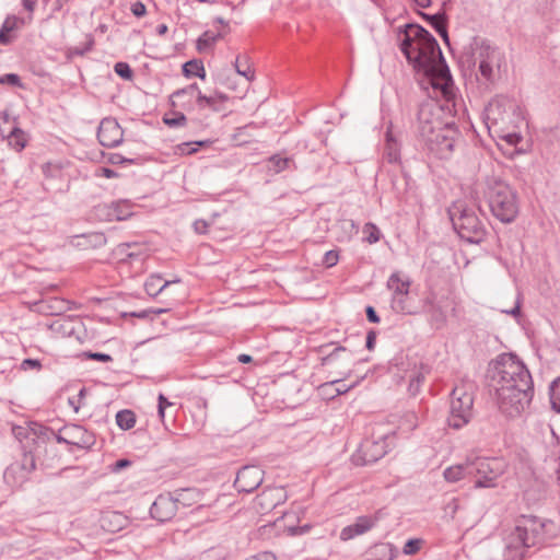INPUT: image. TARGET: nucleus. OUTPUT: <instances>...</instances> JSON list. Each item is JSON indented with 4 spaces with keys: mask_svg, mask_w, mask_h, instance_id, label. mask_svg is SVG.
I'll return each instance as SVG.
<instances>
[{
    "mask_svg": "<svg viewBox=\"0 0 560 560\" xmlns=\"http://www.w3.org/2000/svg\"><path fill=\"white\" fill-rule=\"evenodd\" d=\"M390 307L395 313L404 315H419L422 311L420 307V302H415L410 291L406 293V295L402 294V296L392 298Z\"/></svg>",
    "mask_w": 560,
    "mask_h": 560,
    "instance_id": "nucleus-22",
    "label": "nucleus"
},
{
    "mask_svg": "<svg viewBox=\"0 0 560 560\" xmlns=\"http://www.w3.org/2000/svg\"><path fill=\"white\" fill-rule=\"evenodd\" d=\"M365 315H366V318L370 323H373V324H378L381 318L378 316V314L376 313L375 308L371 305H368L365 307Z\"/></svg>",
    "mask_w": 560,
    "mask_h": 560,
    "instance_id": "nucleus-62",
    "label": "nucleus"
},
{
    "mask_svg": "<svg viewBox=\"0 0 560 560\" xmlns=\"http://www.w3.org/2000/svg\"><path fill=\"white\" fill-rule=\"evenodd\" d=\"M502 104L499 101L491 102L489 106L486 108L483 114V120L488 129L491 128L492 125L499 124L498 115L501 114Z\"/></svg>",
    "mask_w": 560,
    "mask_h": 560,
    "instance_id": "nucleus-37",
    "label": "nucleus"
},
{
    "mask_svg": "<svg viewBox=\"0 0 560 560\" xmlns=\"http://www.w3.org/2000/svg\"><path fill=\"white\" fill-rule=\"evenodd\" d=\"M366 560H393L398 555V549L392 542H378L372 546Z\"/></svg>",
    "mask_w": 560,
    "mask_h": 560,
    "instance_id": "nucleus-24",
    "label": "nucleus"
},
{
    "mask_svg": "<svg viewBox=\"0 0 560 560\" xmlns=\"http://www.w3.org/2000/svg\"><path fill=\"white\" fill-rule=\"evenodd\" d=\"M82 361L84 360H94L103 363L112 362L113 357L110 354L104 353V352H94V351H82L78 355Z\"/></svg>",
    "mask_w": 560,
    "mask_h": 560,
    "instance_id": "nucleus-46",
    "label": "nucleus"
},
{
    "mask_svg": "<svg viewBox=\"0 0 560 560\" xmlns=\"http://www.w3.org/2000/svg\"><path fill=\"white\" fill-rule=\"evenodd\" d=\"M457 235L469 244H480L487 236V226L476 210L464 201L454 202L447 210Z\"/></svg>",
    "mask_w": 560,
    "mask_h": 560,
    "instance_id": "nucleus-5",
    "label": "nucleus"
},
{
    "mask_svg": "<svg viewBox=\"0 0 560 560\" xmlns=\"http://www.w3.org/2000/svg\"><path fill=\"white\" fill-rule=\"evenodd\" d=\"M16 27V18L15 16H7L0 27V44L9 45L13 40L12 32Z\"/></svg>",
    "mask_w": 560,
    "mask_h": 560,
    "instance_id": "nucleus-36",
    "label": "nucleus"
},
{
    "mask_svg": "<svg viewBox=\"0 0 560 560\" xmlns=\"http://www.w3.org/2000/svg\"><path fill=\"white\" fill-rule=\"evenodd\" d=\"M443 477L447 482H457L471 476L470 459L463 464L450 466L444 469Z\"/></svg>",
    "mask_w": 560,
    "mask_h": 560,
    "instance_id": "nucleus-26",
    "label": "nucleus"
},
{
    "mask_svg": "<svg viewBox=\"0 0 560 560\" xmlns=\"http://www.w3.org/2000/svg\"><path fill=\"white\" fill-rule=\"evenodd\" d=\"M430 25L442 37L443 42L448 45L450 37H448V32H447L446 14L444 13V16H438V20L431 22Z\"/></svg>",
    "mask_w": 560,
    "mask_h": 560,
    "instance_id": "nucleus-43",
    "label": "nucleus"
},
{
    "mask_svg": "<svg viewBox=\"0 0 560 560\" xmlns=\"http://www.w3.org/2000/svg\"><path fill=\"white\" fill-rule=\"evenodd\" d=\"M311 530V525L305 524L303 526H291L288 528V532L291 536H300L307 534Z\"/></svg>",
    "mask_w": 560,
    "mask_h": 560,
    "instance_id": "nucleus-61",
    "label": "nucleus"
},
{
    "mask_svg": "<svg viewBox=\"0 0 560 560\" xmlns=\"http://www.w3.org/2000/svg\"><path fill=\"white\" fill-rule=\"evenodd\" d=\"M116 423L121 430H130L136 424V415L132 410L122 409L116 413Z\"/></svg>",
    "mask_w": 560,
    "mask_h": 560,
    "instance_id": "nucleus-39",
    "label": "nucleus"
},
{
    "mask_svg": "<svg viewBox=\"0 0 560 560\" xmlns=\"http://www.w3.org/2000/svg\"><path fill=\"white\" fill-rule=\"evenodd\" d=\"M95 45V40L92 34L85 35V43L81 46L68 47L65 56L68 61H71L74 57L84 56L90 52Z\"/></svg>",
    "mask_w": 560,
    "mask_h": 560,
    "instance_id": "nucleus-31",
    "label": "nucleus"
},
{
    "mask_svg": "<svg viewBox=\"0 0 560 560\" xmlns=\"http://www.w3.org/2000/svg\"><path fill=\"white\" fill-rule=\"evenodd\" d=\"M234 68L236 73L244 77L247 81L255 79V70L252 68L247 55H238L234 61Z\"/></svg>",
    "mask_w": 560,
    "mask_h": 560,
    "instance_id": "nucleus-33",
    "label": "nucleus"
},
{
    "mask_svg": "<svg viewBox=\"0 0 560 560\" xmlns=\"http://www.w3.org/2000/svg\"><path fill=\"white\" fill-rule=\"evenodd\" d=\"M482 195L492 215L500 222L509 224L516 220L520 213L518 196L508 182L500 176H486Z\"/></svg>",
    "mask_w": 560,
    "mask_h": 560,
    "instance_id": "nucleus-4",
    "label": "nucleus"
},
{
    "mask_svg": "<svg viewBox=\"0 0 560 560\" xmlns=\"http://www.w3.org/2000/svg\"><path fill=\"white\" fill-rule=\"evenodd\" d=\"M108 161H109V163L115 164V165L116 164H137L138 159H128V158H125L120 153H112Z\"/></svg>",
    "mask_w": 560,
    "mask_h": 560,
    "instance_id": "nucleus-54",
    "label": "nucleus"
},
{
    "mask_svg": "<svg viewBox=\"0 0 560 560\" xmlns=\"http://www.w3.org/2000/svg\"><path fill=\"white\" fill-rule=\"evenodd\" d=\"M364 241L369 244H375L381 240L382 233L376 224L366 222L363 226Z\"/></svg>",
    "mask_w": 560,
    "mask_h": 560,
    "instance_id": "nucleus-42",
    "label": "nucleus"
},
{
    "mask_svg": "<svg viewBox=\"0 0 560 560\" xmlns=\"http://www.w3.org/2000/svg\"><path fill=\"white\" fill-rule=\"evenodd\" d=\"M85 396H86V388L82 387L77 395L68 398V404L73 409L74 412H79V410L83 406Z\"/></svg>",
    "mask_w": 560,
    "mask_h": 560,
    "instance_id": "nucleus-49",
    "label": "nucleus"
},
{
    "mask_svg": "<svg viewBox=\"0 0 560 560\" xmlns=\"http://www.w3.org/2000/svg\"><path fill=\"white\" fill-rule=\"evenodd\" d=\"M245 560H277L276 556L269 551L258 552L254 556L246 558Z\"/></svg>",
    "mask_w": 560,
    "mask_h": 560,
    "instance_id": "nucleus-64",
    "label": "nucleus"
},
{
    "mask_svg": "<svg viewBox=\"0 0 560 560\" xmlns=\"http://www.w3.org/2000/svg\"><path fill=\"white\" fill-rule=\"evenodd\" d=\"M401 145L393 135L390 128L385 132V144L383 151V159L390 164H397L401 161L400 154Z\"/></svg>",
    "mask_w": 560,
    "mask_h": 560,
    "instance_id": "nucleus-23",
    "label": "nucleus"
},
{
    "mask_svg": "<svg viewBox=\"0 0 560 560\" xmlns=\"http://www.w3.org/2000/svg\"><path fill=\"white\" fill-rule=\"evenodd\" d=\"M0 84L2 85H11L20 89H24V83L21 78L16 73H5L0 75Z\"/></svg>",
    "mask_w": 560,
    "mask_h": 560,
    "instance_id": "nucleus-50",
    "label": "nucleus"
},
{
    "mask_svg": "<svg viewBox=\"0 0 560 560\" xmlns=\"http://www.w3.org/2000/svg\"><path fill=\"white\" fill-rule=\"evenodd\" d=\"M130 11L131 13L137 16V18H142L147 13V8L144 5L143 2L141 1H136L133 3H131L130 5Z\"/></svg>",
    "mask_w": 560,
    "mask_h": 560,
    "instance_id": "nucleus-58",
    "label": "nucleus"
},
{
    "mask_svg": "<svg viewBox=\"0 0 560 560\" xmlns=\"http://www.w3.org/2000/svg\"><path fill=\"white\" fill-rule=\"evenodd\" d=\"M474 66L478 63V71L487 84H493L501 75L502 68L506 69L504 54L487 39L472 37L470 44Z\"/></svg>",
    "mask_w": 560,
    "mask_h": 560,
    "instance_id": "nucleus-6",
    "label": "nucleus"
},
{
    "mask_svg": "<svg viewBox=\"0 0 560 560\" xmlns=\"http://www.w3.org/2000/svg\"><path fill=\"white\" fill-rule=\"evenodd\" d=\"M179 282V279L174 281H164L160 275H151L144 282V290L150 296L159 295L171 283Z\"/></svg>",
    "mask_w": 560,
    "mask_h": 560,
    "instance_id": "nucleus-30",
    "label": "nucleus"
},
{
    "mask_svg": "<svg viewBox=\"0 0 560 560\" xmlns=\"http://www.w3.org/2000/svg\"><path fill=\"white\" fill-rule=\"evenodd\" d=\"M377 521L378 518L372 515L358 516L354 523L340 530L339 538L341 541H348L357 536L363 535L371 530L376 525Z\"/></svg>",
    "mask_w": 560,
    "mask_h": 560,
    "instance_id": "nucleus-20",
    "label": "nucleus"
},
{
    "mask_svg": "<svg viewBox=\"0 0 560 560\" xmlns=\"http://www.w3.org/2000/svg\"><path fill=\"white\" fill-rule=\"evenodd\" d=\"M42 448L44 450L46 458L40 463V465L44 467H52L54 459L58 458L57 447L54 444H45L44 446L37 444L35 447L36 453H40Z\"/></svg>",
    "mask_w": 560,
    "mask_h": 560,
    "instance_id": "nucleus-40",
    "label": "nucleus"
},
{
    "mask_svg": "<svg viewBox=\"0 0 560 560\" xmlns=\"http://www.w3.org/2000/svg\"><path fill=\"white\" fill-rule=\"evenodd\" d=\"M194 231L199 235H205L208 233L209 223L203 219H197L192 223Z\"/></svg>",
    "mask_w": 560,
    "mask_h": 560,
    "instance_id": "nucleus-57",
    "label": "nucleus"
},
{
    "mask_svg": "<svg viewBox=\"0 0 560 560\" xmlns=\"http://www.w3.org/2000/svg\"><path fill=\"white\" fill-rule=\"evenodd\" d=\"M62 432L69 438L70 452H72V447L90 450L96 442L95 434L80 424L67 425L62 429Z\"/></svg>",
    "mask_w": 560,
    "mask_h": 560,
    "instance_id": "nucleus-18",
    "label": "nucleus"
},
{
    "mask_svg": "<svg viewBox=\"0 0 560 560\" xmlns=\"http://www.w3.org/2000/svg\"><path fill=\"white\" fill-rule=\"evenodd\" d=\"M447 306V300H438L434 293H429L420 300L421 314L428 315L429 324L436 330L446 326Z\"/></svg>",
    "mask_w": 560,
    "mask_h": 560,
    "instance_id": "nucleus-12",
    "label": "nucleus"
},
{
    "mask_svg": "<svg viewBox=\"0 0 560 560\" xmlns=\"http://www.w3.org/2000/svg\"><path fill=\"white\" fill-rule=\"evenodd\" d=\"M203 95V93L200 91L197 83H191L185 88L178 89L174 91L171 95L172 100H179L183 97L188 96L189 98L195 97L197 105L199 104V96ZM173 105H176L175 101H173Z\"/></svg>",
    "mask_w": 560,
    "mask_h": 560,
    "instance_id": "nucleus-35",
    "label": "nucleus"
},
{
    "mask_svg": "<svg viewBox=\"0 0 560 560\" xmlns=\"http://www.w3.org/2000/svg\"><path fill=\"white\" fill-rule=\"evenodd\" d=\"M174 404L171 402L163 394H159L158 397V416L161 421H164L165 418V409L167 407H172Z\"/></svg>",
    "mask_w": 560,
    "mask_h": 560,
    "instance_id": "nucleus-52",
    "label": "nucleus"
},
{
    "mask_svg": "<svg viewBox=\"0 0 560 560\" xmlns=\"http://www.w3.org/2000/svg\"><path fill=\"white\" fill-rule=\"evenodd\" d=\"M339 261V253L335 249H330L325 253L323 257V265L327 268L336 266Z\"/></svg>",
    "mask_w": 560,
    "mask_h": 560,
    "instance_id": "nucleus-53",
    "label": "nucleus"
},
{
    "mask_svg": "<svg viewBox=\"0 0 560 560\" xmlns=\"http://www.w3.org/2000/svg\"><path fill=\"white\" fill-rule=\"evenodd\" d=\"M97 139L102 147L115 148L124 140V130L115 118H104L97 129Z\"/></svg>",
    "mask_w": 560,
    "mask_h": 560,
    "instance_id": "nucleus-16",
    "label": "nucleus"
},
{
    "mask_svg": "<svg viewBox=\"0 0 560 560\" xmlns=\"http://www.w3.org/2000/svg\"><path fill=\"white\" fill-rule=\"evenodd\" d=\"M267 163L269 171L273 172L275 174H279L285 170H289L291 166H293L294 170L296 168L294 161L291 158H283L280 154L271 155Z\"/></svg>",
    "mask_w": 560,
    "mask_h": 560,
    "instance_id": "nucleus-32",
    "label": "nucleus"
},
{
    "mask_svg": "<svg viewBox=\"0 0 560 560\" xmlns=\"http://www.w3.org/2000/svg\"><path fill=\"white\" fill-rule=\"evenodd\" d=\"M131 464H132V462L128 458H119L115 463H113L109 466V468H110L112 472L118 474V472L122 471L124 469L130 467Z\"/></svg>",
    "mask_w": 560,
    "mask_h": 560,
    "instance_id": "nucleus-55",
    "label": "nucleus"
},
{
    "mask_svg": "<svg viewBox=\"0 0 560 560\" xmlns=\"http://www.w3.org/2000/svg\"><path fill=\"white\" fill-rule=\"evenodd\" d=\"M47 188L56 192H67L70 189V178L59 163L47 162L42 166Z\"/></svg>",
    "mask_w": 560,
    "mask_h": 560,
    "instance_id": "nucleus-15",
    "label": "nucleus"
},
{
    "mask_svg": "<svg viewBox=\"0 0 560 560\" xmlns=\"http://www.w3.org/2000/svg\"><path fill=\"white\" fill-rule=\"evenodd\" d=\"M178 511L173 492L159 494L150 506V515L160 523L172 521Z\"/></svg>",
    "mask_w": 560,
    "mask_h": 560,
    "instance_id": "nucleus-14",
    "label": "nucleus"
},
{
    "mask_svg": "<svg viewBox=\"0 0 560 560\" xmlns=\"http://www.w3.org/2000/svg\"><path fill=\"white\" fill-rule=\"evenodd\" d=\"M521 306H522V296H521V294H518L514 307H512L511 310H504L502 312L517 318L521 316Z\"/></svg>",
    "mask_w": 560,
    "mask_h": 560,
    "instance_id": "nucleus-60",
    "label": "nucleus"
},
{
    "mask_svg": "<svg viewBox=\"0 0 560 560\" xmlns=\"http://www.w3.org/2000/svg\"><path fill=\"white\" fill-rule=\"evenodd\" d=\"M474 393L471 386L457 385L451 393V407L447 417L450 428L459 430L467 425L474 416Z\"/></svg>",
    "mask_w": 560,
    "mask_h": 560,
    "instance_id": "nucleus-8",
    "label": "nucleus"
},
{
    "mask_svg": "<svg viewBox=\"0 0 560 560\" xmlns=\"http://www.w3.org/2000/svg\"><path fill=\"white\" fill-rule=\"evenodd\" d=\"M265 471L258 465L243 466L236 475L234 487L238 492L252 493L264 481Z\"/></svg>",
    "mask_w": 560,
    "mask_h": 560,
    "instance_id": "nucleus-13",
    "label": "nucleus"
},
{
    "mask_svg": "<svg viewBox=\"0 0 560 560\" xmlns=\"http://www.w3.org/2000/svg\"><path fill=\"white\" fill-rule=\"evenodd\" d=\"M341 351H346V348L345 347H334V349L331 350V352L325 354L323 358H322V363L325 365V364H329L331 363L338 355L339 352Z\"/></svg>",
    "mask_w": 560,
    "mask_h": 560,
    "instance_id": "nucleus-59",
    "label": "nucleus"
},
{
    "mask_svg": "<svg viewBox=\"0 0 560 560\" xmlns=\"http://www.w3.org/2000/svg\"><path fill=\"white\" fill-rule=\"evenodd\" d=\"M423 381L424 375L421 372H417L415 375H412L408 384V393L411 396L418 395Z\"/></svg>",
    "mask_w": 560,
    "mask_h": 560,
    "instance_id": "nucleus-48",
    "label": "nucleus"
},
{
    "mask_svg": "<svg viewBox=\"0 0 560 560\" xmlns=\"http://www.w3.org/2000/svg\"><path fill=\"white\" fill-rule=\"evenodd\" d=\"M228 98H229L228 95H225L222 92H218V91H215L211 95L203 94V95L199 96L198 108L199 109L210 108L211 110L219 113V112L223 110L222 105H223V103H225L228 101Z\"/></svg>",
    "mask_w": 560,
    "mask_h": 560,
    "instance_id": "nucleus-28",
    "label": "nucleus"
},
{
    "mask_svg": "<svg viewBox=\"0 0 560 560\" xmlns=\"http://www.w3.org/2000/svg\"><path fill=\"white\" fill-rule=\"evenodd\" d=\"M219 34H214L211 31H205L196 42V48L199 52H205L211 49L219 38Z\"/></svg>",
    "mask_w": 560,
    "mask_h": 560,
    "instance_id": "nucleus-38",
    "label": "nucleus"
},
{
    "mask_svg": "<svg viewBox=\"0 0 560 560\" xmlns=\"http://www.w3.org/2000/svg\"><path fill=\"white\" fill-rule=\"evenodd\" d=\"M422 139L428 151L440 160L451 158L455 147L463 141L462 132L455 121L444 124Z\"/></svg>",
    "mask_w": 560,
    "mask_h": 560,
    "instance_id": "nucleus-7",
    "label": "nucleus"
},
{
    "mask_svg": "<svg viewBox=\"0 0 560 560\" xmlns=\"http://www.w3.org/2000/svg\"><path fill=\"white\" fill-rule=\"evenodd\" d=\"M133 203L127 199L100 205L95 208L98 217L106 221H124L133 214Z\"/></svg>",
    "mask_w": 560,
    "mask_h": 560,
    "instance_id": "nucleus-17",
    "label": "nucleus"
},
{
    "mask_svg": "<svg viewBox=\"0 0 560 560\" xmlns=\"http://www.w3.org/2000/svg\"><path fill=\"white\" fill-rule=\"evenodd\" d=\"M395 436L382 435L377 440L365 439L352 454L351 460L355 466L372 465L383 458L393 447Z\"/></svg>",
    "mask_w": 560,
    "mask_h": 560,
    "instance_id": "nucleus-9",
    "label": "nucleus"
},
{
    "mask_svg": "<svg viewBox=\"0 0 560 560\" xmlns=\"http://www.w3.org/2000/svg\"><path fill=\"white\" fill-rule=\"evenodd\" d=\"M115 73L124 80H132L133 71L128 62L118 61L114 65Z\"/></svg>",
    "mask_w": 560,
    "mask_h": 560,
    "instance_id": "nucleus-47",
    "label": "nucleus"
},
{
    "mask_svg": "<svg viewBox=\"0 0 560 560\" xmlns=\"http://www.w3.org/2000/svg\"><path fill=\"white\" fill-rule=\"evenodd\" d=\"M422 540L419 538L408 539L402 548L405 555H415L419 551Z\"/></svg>",
    "mask_w": 560,
    "mask_h": 560,
    "instance_id": "nucleus-51",
    "label": "nucleus"
},
{
    "mask_svg": "<svg viewBox=\"0 0 560 560\" xmlns=\"http://www.w3.org/2000/svg\"><path fill=\"white\" fill-rule=\"evenodd\" d=\"M399 49L417 72H422L434 90L446 88L452 75L435 37L423 26L407 23L399 27Z\"/></svg>",
    "mask_w": 560,
    "mask_h": 560,
    "instance_id": "nucleus-2",
    "label": "nucleus"
},
{
    "mask_svg": "<svg viewBox=\"0 0 560 560\" xmlns=\"http://www.w3.org/2000/svg\"><path fill=\"white\" fill-rule=\"evenodd\" d=\"M187 117L182 112H173L170 115L165 114L163 122L171 128H178L186 125Z\"/></svg>",
    "mask_w": 560,
    "mask_h": 560,
    "instance_id": "nucleus-44",
    "label": "nucleus"
},
{
    "mask_svg": "<svg viewBox=\"0 0 560 560\" xmlns=\"http://www.w3.org/2000/svg\"><path fill=\"white\" fill-rule=\"evenodd\" d=\"M436 103L433 101L422 102L418 106L417 121L418 131L421 138L427 137L436 129V120L433 119Z\"/></svg>",
    "mask_w": 560,
    "mask_h": 560,
    "instance_id": "nucleus-19",
    "label": "nucleus"
},
{
    "mask_svg": "<svg viewBox=\"0 0 560 560\" xmlns=\"http://www.w3.org/2000/svg\"><path fill=\"white\" fill-rule=\"evenodd\" d=\"M182 72L186 78L198 77L202 80L206 78V69L200 59L186 61L182 67Z\"/></svg>",
    "mask_w": 560,
    "mask_h": 560,
    "instance_id": "nucleus-34",
    "label": "nucleus"
},
{
    "mask_svg": "<svg viewBox=\"0 0 560 560\" xmlns=\"http://www.w3.org/2000/svg\"><path fill=\"white\" fill-rule=\"evenodd\" d=\"M549 521L535 515H521L514 526L506 530L504 541V560H523L529 548L542 544Z\"/></svg>",
    "mask_w": 560,
    "mask_h": 560,
    "instance_id": "nucleus-3",
    "label": "nucleus"
},
{
    "mask_svg": "<svg viewBox=\"0 0 560 560\" xmlns=\"http://www.w3.org/2000/svg\"><path fill=\"white\" fill-rule=\"evenodd\" d=\"M9 145L14 149L16 152H21L28 142V135L21 129L19 126L14 125L10 132L7 135Z\"/></svg>",
    "mask_w": 560,
    "mask_h": 560,
    "instance_id": "nucleus-29",
    "label": "nucleus"
},
{
    "mask_svg": "<svg viewBox=\"0 0 560 560\" xmlns=\"http://www.w3.org/2000/svg\"><path fill=\"white\" fill-rule=\"evenodd\" d=\"M131 245L130 244H121L119 245L118 247V253L124 256V260H128V261H136V260H139V261H143L144 260V256L139 253V252H136V250H130L131 249Z\"/></svg>",
    "mask_w": 560,
    "mask_h": 560,
    "instance_id": "nucleus-45",
    "label": "nucleus"
},
{
    "mask_svg": "<svg viewBox=\"0 0 560 560\" xmlns=\"http://www.w3.org/2000/svg\"><path fill=\"white\" fill-rule=\"evenodd\" d=\"M375 343H376V331L371 329L366 334L365 348L369 351H372L375 348Z\"/></svg>",
    "mask_w": 560,
    "mask_h": 560,
    "instance_id": "nucleus-63",
    "label": "nucleus"
},
{
    "mask_svg": "<svg viewBox=\"0 0 560 560\" xmlns=\"http://www.w3.org/2000/svg\"><path fill=\"white\" fill-rule=\"evenodd\" d=\"M488 387L494 393L500 411L520 417L530 405L535 389L532 374L514 353H500L487 370Z\"/></svg>",
    "mask_w": 560,
    "mask_h": 560,
    "instance_id": "nucleus-1",
    "label": "nucleus"
},
{
    "mask_svg": "<svg viewBox=\"0 0 560 560\" xmlns=\"http://www.w3.org/2000/svg\"><path fill=\"white\" fill-rule=\"evenodd\" d=\"M386 285L392 291V298H398L410 291L411 280L408 276L402 279L400 272L395 271L388 277Z\"/></svg>",
    "mask_w": 560,
    "mask_h": 560,
    "instance_id": "nucleus-25",
    "label": "nucleus"
},
{
    "mask_svg": "<svg viewBox=\"0 0 560 560\" xmlns=\"http://www.w3.org/2000/svg\"><path fill=\"white\" fill-rule=\"evenodd\" d=\"M549 398L552 410L560 413V376L550 383Z\"/></svg>",
    "mask_w": 560,
    "mask_h": 560,
    "instance_id": "nucleus-41",
    "label": "nucleus"
},
{
    "mask_svg": "<svg viewBox=\"0 0 560 560\" xmlns=\"http://www.w3.org/2000/svg\"><path fill=\"white\" fill-rule=\"evenodd\" d=\"M173 494L178 509L179 506H191L201 499V493L196 488L177 489Z\"/></svg>",
    "mask_w": 560,
    "mask_h": 560,
    "instance_id": "nucleus-27",
    "label": "nucleus"
},
{
    "mask_svg": "<svg viewBox=\"0 0 560 560\" xmlns=\"http://www.w3.org/2000/svg\"><path fill=\"white\" fill-rule=\"evenodd\" d=\"M36 468V455L24 451L22 458L11 463L3 472L4 482L12 489L21 488Z\"/></svg>",
    "mask_w": 560,
    "mask_h": 560,
    "instance_id": "nucleus-11",
    "label": "nucleus"
},
{
    "mask_svg": "<svg viewBox=\"0 0 560 560\" xmlns=\"http://www.w3.org/2000/svg\"><path fill=\"white\" fill-rule=\"evenodd\" d=\"M70 243L80 249L100 248L107 243V238L103 232H88L73 235Z\"/></svg>",
    "mask_w": 560,
    "mask_h": 560,
    "instance_id": "nucleus-21",
    "label": "nucleus"
},
{
    "mask_svg": "<svg viewBox=\"0 0 560 560\" xmlns=\"http://www.w3.org/2000/svg\"><path fill=\"white\" fill-rule=\"evenodd\" d=\"M471 476L477 477L474 488H494L497 479L503 475L504 463L497 457H476L470 459Z\"/></svg>",
    "mask_w": 560,
    "mask_h": 560,
    "instance_id": "nucleus-10",
    "label": "nucleus"
},
{
    "mask_svg": "<svg viewBox=\"0 0 560 560\" xmlns=\"http://www.w3.org/2000/svg\"><path fill=\"white\" fill-rule=\"evenodd\" d=\"M42 369V362L38 359L27 358L21 362V370L30 371L36 370L39 371Z\"/></svg>",
    "mask_w": 560,
    "mask_h": 560,
    "instance_id": "nucleus-56",
    "label": "nucleus"
}]
</instances>
